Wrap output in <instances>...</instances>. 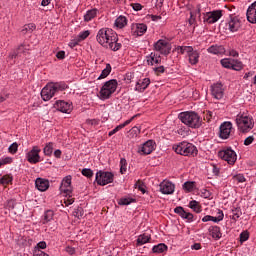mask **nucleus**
<instances>
[{
    "label": "nucleus",
    "instance_id": "f257e3e1",
    "mask_svg": "<svg viewBox=\"0 0 256 256\" xmlns=\"http://www.w3.org/2000/svg\"><path fill=\"white\" fill-rule=\"evenodd\" d=\"M96 41L105 49L119 51L123 45L119 42L117 33L110 28H101L96 34Z\"/></svg>",
    "mask_w": 256,
    "mask_h": 256
},
{
    "label": "nucleus",
    "instance_id": "f03ea898",
    "mask_svg": "<svg viewBox=\"0 0 256 256\" xmlns=\"http://www.w3.org/2000/svg\"><path fill=\"white\" fill-rule=\"evenodd\" d=\"M67 84L65 82H50L41 91L43 101H51L60 91H65Z\"/></svg>",
    "mask_w": 256,
    "mask_h": 256
},
{
    "label": "nucleus",
    "instance_id": "7ed1b4c3",
    "mask_svg": "<svg viewBox=\"0 0 256 256\" xmlns=\"http://www.w3.org/2000/svg\"><path fill=\"white\" fill-rule=\"evenodd\" d=\"M235 123L240 133H249V131L255 127V121L253 120V117L245 113L237 114Z\"/></svg>",
    "mask_w": 256,
    "mask_h": 256
},
{
    "label": "nucleus",
    "instance_id": "20e7f679",
    "mask_svg": "<svg viewBox=\"0 0 256 256\" xmlns=\"http://www.w3.org/2000/svg\"><path fill=\"white\" fill-rule=\"evenodd\" d=\"M178 119H180L184 125L192 129H199V127H201V117H199L198 113L192 111L181 112L178 115Z\"/></svg>",
    "mask_w": 256,
    "mask_h": 256
},
{
    "label": "nucleus",
    "instance_id": "39448f33",
    "mask_svg": "<svg viewBox=\"0 0 256 256\" xmlns=\"http://www.w3.org/2000/svg\"><path fill=\"white\" fill-rule=\"evenodd\" d=\"M175 153L178 155H183L184 157H189L191 155H197V147L192 143L187 141L180 142L173 146Z\"/></svg>",
    "mask_w": 256,
    "mask_h": 256
},
{
    "label": "nucleus",
    "instance_id": "423d86ee",
    "mask_svg": "<svg viewBox=\"0 0 256 256\" xmlns=\"http://www.w3.org/2000/svg\"><path fill=\"white\" fill-rule=\"evenodd\" d=\"M117 80L112 79L107 81L100 89L99 99L101 101H106V99H110L111 95L117 91Z\"/></svg>",
    "mask_w": 256,
    "mask_h": 256
},
{
    "label": "nucleus",
    "instance_id": "0eeeda50",
    "mask_svg": "<svg viewBox=\"0 0 256 256\" xmlns=\"http://www.w3.org/2000/svg\"><path fill=\"white\" fill-rule=\"evenodd\" d=\"M178 53L181 55H186L188 57V61L190 65H197L199 63V52L191 46H178Z\"/></svg>",
    "mask_w": 256,
    "mask_h": 256
},
{
    "label": "nucleus",
    "instance_id": "6e6552de",
    "mask_svg": "<svg viewBox=\"0 0 256 256\" xmlns=\"http://www.w3.org/2000/svg\"><path fill=\"white\" fill-rule=\"evenodd\" d=\"M241 25V18L235 15H230L224 23L226 31H230V33H237L241 29Z\"/></svg>",
    "mask_w": 256,
    "mask_h": 256
},
{
    "label": "nucleus",
    "instance_id": "1a4fd4ad",
    "mask_svg": "<svg viewBox=\"0 0 256 256\" xmlns=\"http://www.w3.org/2000/svg\"><path fill=\"white\" fill-rule=\"evenodd\" d=\"M114 175L111 172L100 170L96 173L95 181L97 185L105 187L109 183H113Z\"/></svg>",
    "mask_w": 256,
    "mask_h": 256
},
{
    "label": "nucleus",
    "instance_id": "9d476101",
    "mask_svg": "<svg viewBox=\"0 0 256 256\" xmlns=\"http://www.w3.org/2000/svg\"><path fill=\"white\" fill-rule=\"evenodd\" d=\"M218 157L223 159V161H227L228 165H235V162L237 161V153L231 148L220 150L218 152Z\"/></svg>",
    "mask_w": 256,
    "mask_h": 256
},
{
    "label": "nucleus",
    "instance_id": "9b49d317",
    "mask_svg": "<svg viewBox=\"0 0 256 256\" xmlns=\"http://www.w3.org/2000/svg\"><path fill=\"white\" fill-rule=\"evenodd\" d=\"M223 17V11L222 10H213L210 12L203 13V23H206L207 25H213V23H217L219 19Z\"/></svg>",
    "mask_w": 256,
    "mask_h": 256
},
{
    "label": "nucleus",
    "instance_id": "f8f14e48",
    "mask_svg": "<svg viewBox=\"0 0 256 256\" xmlns=\"http://www.w3.org/2000/svg\"><path fill=\"white\" fill-rule=\"evenodd\" d=\"M39 153H41V148L38 146L32 147V149L26 153V159L28 163H31L32 165L40 163L41 155H39Z\"/></svg>",
    "mask_w": 256,
    "mask_h": 256
},
{
    "label": "nucleus",
    "instance_id": "ddd939ff",
    "mask_svg": "<svg viewBox=\"0 0 256 256\" xmlns=\"http://www.w3.org/2000/svg\"><path fill=\"white\" fill-rule=\"evenodd\" d=\"M154 49L161 55H169L171 53V44L167 40L160 39L154 44Z\"/></svg>",
    "mask_w": 256,
    "mask_h": 256
},
{
    "label": "nucleus",
    "instance_id": "4468645a",
    "mask_svg": "<svg viewBox=\"0 0 256 256\" xmlns=\"http://www.w3.org/2000/svg\"><path fill=\"white\" fill-rule=\"evenodd\" d=\"M157 148V143L154 140L146 141L142 146L139 147L138 153L140 155H151Z\"/></svg>",
    "mask_w": 256,
    "mask_h": 256
},
{
    "label": "nucleus",
    "instance_id": "2eb2a0df",
    "mask_svg": "<svg viewBox=\"0 0 256 256\" xmlns=\"http://www.w3.org/2000/svg\"><path fill=\"white\" fill-rule=\"evenodd\" d=\"M231 131H233V123L229 121L223 122L220 125V139H229L231 137Z\"/></svg>",
    "mask_w": 256,
    "mask_h": 256
},
{
    "label": "nucleus",
    "instance_id": "dca6fc26",
    "mask_svg": "<svg viewBox=\"0 0 256 256\" xmlns=\"http://www.w3.org/2000/svg\"><path fill=\"white\" fill-rule=\"evenodd\" d=\"M211 95L214 97V99L220 100L223 99L225 95V88L223 87L222 83H214L211 86Z\"/></svg>",
    "mask_w": 256,
    "mask_h": 256
},
{
    "label": "nucleus",
    "instance_id": "f3484780",
    "mask_svg": "<svg viewBox=\"0 0 256 256\" xmlns=\"http://www.w3.org/2000/svg\"><path fill=\"white\" fill-rule=\"evenodd\" d=\"M159 189L162 195H173V193H175V185L171 181H162L159 185Z\"/></svg>",
    "mask_w": 256,
    "mask_h": 256
},
{
    "label": "nucleus",
    "instance_id": "a211bd4d",
    "mask_svg": "<svg viewBox=\"0 0 256 256\" xmlns=\"http://www.w3.org/2000/svg\"><path fill=\"white\" fill-rule=\"evenodd\" d=\"M60 191L61 193H64V195L71 197L73 193V187L71 186V176H66L63 178L60 185Z\"/></svg>",
    "mask_w": 256,
    "mask_h": 256
},
{
    "label": "nucleus",
    "instance_id": "6ab92c4d",
    "mask_svg": "<svg viewBox=\"0 0 256 256\" xmlns=\"http://www.w3.org/2000/svg\"><path fill=\"white\" fill-rule=\"evenodd\" d=\"M131 30L133 35L136 37H141L147 33V25L143 23H135L132 24Z\"/></svg>",
    "mask_w": 256,
    "mask_h": 256
},
{
    "label": "nucleus",
    "instance_id": "aec40b11",
    "mask_svg": "<svg viewBox=\"0 0 256 256\" xmlns=\"http://www.w3.org/2000/svg\"><path fill=\"white\" fill-rule=\"evenodd\" d=\"M56 109L61 113H71V111H73V104L71 102L59 100L56 102Z\"/></svg>",
    "mask_w": 256,
    "mask_h": 256
},
{
    "label": "nucleus",
    "instance_id": "412c9836",
    "mask_svg": "<svg viewBox=\"0 0 256 256\" xmlns=\"http://www.w3.org/2000/svg\"><path fill=\"white\" fill-rule=\"evenodd\" d=\"M150 84L151 80L149 78L138 80L134 90L138 91V93H143V91H145V89H147Z\"/></svg>",
    "mask_w": 256,
    "mask_h": 256
},
{
    "label": "nucleus",
    "instance_id": "4be33fe9",
    "mask_svg": "<svg viewBox=\"0 0 256 256\" xmlns=\"http://www.w3.org/2000/svg\"><path fill=\"white\" fill-rule=\"evenodd\" d=\"M246 16L249 23H256V1L248 7Z\"/></svg>",
    "mask_w": 256,
    "mask_h": 256
},
{
    "label": "nucleus",
    "instance_id": "5701e85b",
    "mask_svg": "<svg viewBox=\"0 0 256 256\" xmlns=\"http://www.w3.org/2000/svg\"><path fill=\"white\" fill-rule=\"evenodd\" d=\"M146 61L148 65H159V63H161V56L155 52H151L148 56H146Z\"/></svg>",
    "mask_w": 256,
    "mask_h": 256
},
{
    "label": "nucleus",
    "instance_id": "b1692460",
    "mask_svg": "<svg viewBox=\"0 0 256 256\" xmlns=\"http://www.w3.org/2000/svg\"><path fill=\"white\" fill-rule=\"evenodd\" d=\"M36 189L38 191H47L49 189V181L42 178H37L35 181Z\"/></svg>",
    "mask_w": 256,
    "mask_h": 256
},
{
    "label": "nucleus",
    "instance_id": "393cba45",
    "mask_svg": "<svg viewBox=\"0 0 256 256\" xmlns=\"http://www.w3.org/2000/svg\"><path fill=\"white\" fill-rule=\"evenodd\" d=\"M208 53H211L212 55H224L225 53V47L221 45H212L207 49Z\"/></svg>",
    "mask_w": 256,
    "mask_h": 256
},
{
    "label": "nucleus",
    "instance_id": "a878e982",
    "mask_svg": "<svg viewBox=\"0 0 256 256\" xmlns=\"http://www.w3.org/2000/svg\"><path fill=\"white\" fill-rule=\"evenodd\" d=\"M97 13H99V10L96 8L86 11V13L84 14L85 23H89V21H93V19L97 17Z\"/></svg>",
    "mask_w": 256,
    "mask_h": 256
},
{
    "label": "nucleus",
    "instance_id": "bb28decb",
    "mask_svg": "<svg viewBox=\"0 0 256 256\" xmlns=\"http://www.w3.org/2000/svg\"><path fill=\"white\" fill-rule=\"evenodd\" d=\"M27 51H29L27 46L20 45L14 53L10 54V59H17V57H21V55L27 53Z\"/></svg>",
    "mask_w": 256,
    "mask_h": 256
},
{
    "label": "nucleus",
    "instance_id": "cd10ccee",
    "mask_svg": "<svg viewBox=\"0 0 256 256\" xmlns=\"http://www.w3.org/2000/svg\"><path fill=\"white\" fill-rule=\"evenodd\" d=\"M53 149H55V143L48 142L43 148V153L45 157H51L53 155Z\"/></svg>",
    "mask_w": 256,
    "mask_h": 256
},
{
    "label": "nucleus",
    "instance_id": "c85d7f7f",
    "mask_svg": "<svg viewBox=\"0 0 256 256\" xmlns=\"http://www.w3.org/2000/svg\"><path fill=\"white\" fill-rule=\"evenodd\" d=\"M209 233L213 239H219L221 237V228L219 226H211Z\"/></svg>",
    "mask_w": 256,
    "mask_h": 256
},
{
    "label": "nucleus",
    "instance_id": "c756f323",
    "mask_svg": "<svg viewBox=\"0 0 256 256\" xmlns=\"http://www.w3.org/2000/svg\"><path fill=\"white\" fill-rule=\"evenodd\" d=\"M117 29H123V27L127 26V18L125 16H119L114 23Z\"/></svg>",
    "mask_w": 256,
    "mask_h": 256
},
{
    "label": "nucleus",
    "instance_id": "7c9ffc66",
    "mask_svg": "<svg viewBox=\"0 0 256 256\" xmlns=\"http://www.w3.org/2000/svg\"><path fill=\"white\" fill-rule=\"evenodd\" d=\"M150 240H151V235L141 234L137 238V245L138 246L145 245V243H149Z\"/></svg>",
    "mask_w": 256,
    "mask_h": 256
},
{
    "label": "nucleus",
    "instance_id": "2f4dec72",
    "mask_svg": "<svg viewBox=\"0 0 256 256\" xmlns=\"http://www.w3.org/2000/svg\"><path fill=\"white\" fill-rule=\"evenodd\" d=\"M10 183H13V175L6 174L3 176H0V185H9Z\"/></svg>",
    "mask_w": 256,
    "mask_h": 256
},
{
    "label": "nucleus",
    "instance_id": "473e14b6",
    "mask_svg": "<svg viewBox=\"0 0 256 256\" xmlns=\"http://www.w3.org/2000/svg\"><path fill=\"white\" fill-rule=\"evenodd\" d=\"M153 253H165L167 251V245L160 243L152 248Z\"/></svg>",
    "mask_w": 256,
    "mask_h": 256
},
{
    "label": "nucleus",
    "instance_id": "72a5a7b5",
    "mask_svg": "<svg viewBox=\"0 0 256 256\" xmlns=\"http://www.w3.org/2000/svg\"><path fill=\"white\" fill-rule=\"evenodd\" d=\"M182 188L186 193H191L195 189V182L187 181L183 184Z\"/></svg>",
    "mask_w": 256,
    "mask_h": 256
},
{
    "label": "nucleus",
    "instance_id": "f704fd0d",
    "mask_svg": "<svg viewBox=\"0 0 256 256\" xmlns=\"http://www.w3.org/2000/svg\"><path fill=\"white\" fill-rule=\"evenodd\" d=\"M222 67L225 69H232L233 67V59L232 58H224L220 61Z\"/></svg>",
    "mask_w": 256,
    "mask_h": 256
},
{
    "label": "nucleus",
    "instance_id": "c9c22d12",
    "mask_svg": "<svg viewBox=\"0 0 256 256\" xmlns=\"http://www.w3.org/2000/svg\"><path fill=\"white\" fill-rule=\"evenodd\" d=\"M225 217V214L222 212V210H218L217 216H211L210 221H213V223H220V221H223Z\"/></svg>",
    "mask_w": 256,
    "mask_h": 256
},
{
    "label": "nucleus",
    "instance_id": "e433bc0d",
    "mask_svg": "<svg viewBox=\"0 0 256 256\" xmlns=\"http://www.w3.org/2000/svg\"><path fill=\"white\" fill-rule=\"evenodd\" d=\"M111 73V64H106V67L102 70L98 79H105V77H109Z\"/></svg>",
    "mask_w": 256,
    "mask_h": 256
},
{
    "label": "nucleus",
    "instance_id": "4c0bfd02",
    "mask_svg": "<svg viewBox=\"0 0 256 256\" xmlns=\"http://www.w3.org/2000/svg\"><path fill=\"white\" fill-rule=\"evenodd\" d=\"M190 209H193L195 213H201V206L199 205V202L197 200H192L189 202Z\"/></svg>",
    "mask_w": 256,
    "mask_h": 256
},
{
    "label": "nucleus",
    "instance_id": "58836bf2",
    "mask_svg": "<svg viewBox=\"0 0 256 256\" xmlns=\"http://www.w3.org/2000/svg\"><path fill=\"white\" fill-rule=\"evenodd\" d=\"M232 69H233V71H241V69H243V62H241L237 59H233L232 60Z\"/></svg>",
    "mask_w": 256,
    "mask_h": 256
},
{
    "label": "nucleus",
    "instance_id": "ea45409f",
    "mask_svg": "<svg viewBox=\"0 0 256 256\" xmlns=\"http://www.w3.org/2000/svg\"><path fill=\"white\" fill-rule=\"evenodd\" d=\"M135 117H137V116H133L132 118L126 120L124 123H122V124L116 126V127L114 128V131H116V133H118V131H121V129L127 127V125H129V124L131 123V121H133V119H135Z\"/></svg>",
    "mask_w": 256,
    "mask_h": 256
},
{
    "label": "nucleus",
    "instance_id": "a19ab883",
    "mask_svg": "<svg viewBox=\"0 0 256 256\" xmlns=\"http://www.w3.org/2000/svg\"><path fill=\"white\" fill-rule=\"evenodd\" d=\"M35 29H36L35 24L29 23L24 26V28L22 29V33H28V31L29 33H32V31H35Z\"/></svg>",
    "mask_w": 256,
    "mask_h": 256
},
{
    "label": "nucleus",
    "instance_id": "79ce46f5",
    "mask_svg": "<svg viewBox=\"0 0 256 256\" xmlns=\"http://www.w3.org/2000/svg\"><path fill=\"white\" fill-rule=\"evenodd\" d=\"M241 215H243V212H241V209L239 208H235L232 210V219L233 221H237V219H239V217H241Z\"/></svg>",
    "mask_w": 256,
    "mask_h": 256
},
{
    "label": "nucleus",
    "instance_id": "37998d69",
    "mask_svg": "<svg viewBox=\"0 0 256 256\" xmlns=\"http://www.w3.org/2000/svg\"><path fill=\"white\" fill-rule=\"evenodd\" d=\"M18 150H19V144H17V142L12 143L8 147V152L11 153V155H15V153H17Z\"/></svg>",
    "mask_w": 256,
    "mask_h": 256
},
{
    "label": "nucleus",
    "instance_id": "c03bdc74",
    "mask_svg": "<svg viewBox=\"0 0 256 256\" xmlns=\"http://www.w3.org/2000/svg\"><path fill=\"white\" fill-rule=\"evenodd\" d=\"M134 202H135V199L126 197V198H121L119 200L118 204H120V205H131V203H134Z\"/></svg>",
    "mask_w": 256,
    "mask_h": 256
},
{
    "label": "nucleus",
    "instance_id": "a18cd8bd",
    "mask_svg": "<svg viewBox=\"0 0 256 256\" xmlns=\"http://www.w3.org/2000/svg\"><path fill=\"white\" fill-rule=\"evenodd\" d=\"M91 35V32L89 30L82 31L78 34V41H85L87 37Z\"/></svg>",
    "mask_w": 256,
    "mask_h": 256
},
{
    "label": "nucleus",
    "instance_id": "49530a36",
    "mask_svg": "<svg viewBox=\"0 0 256 256\" xmlns=\"http://www.w3.org/2000/svg\"><path fill=\"white\" fill-rule=\"evenodd\" d=\"M52 219H53V211L51 210L46 211L44 215V223H49V221H52Z\"/></svg>",
    "mask_w": 256,
    "mask_h": 256
},
{
    "label": "nucleus",
    "instance_id": "de8ad7c7",
    "mask_svg": "<svg viewBox=\"0 0 256 256\" xmlns=\"http://www.w3.org/2000/svg\"><path fill=\"white\" fill-rule=\"evenodd\" d=\"M233 179H234V181H237L238 183H245V181H247L243 174H236L233 176Z\"/></svg>",
    "mask_w": 256,
    "mask_h": 256
},
{
    "label": "nucleus",
    "instance_id": "09e8293b",
    "mask_svg": "<svg viewBox=\"0 0 256 256\" xmlns=\"http://www.w3.org/2000/svg\"><path fill=\"white\" fill-rule=\"evenodd\" d=\"M65 199H64V204L66 207H69V205H73V203H75V200L73 198H71V194L69 195H65Z\"/></svg>",
    "mask_w": 256,
    "mask_h": 256
},
{
    "label": "nucleus",
    "instance_id": "8fccbe9b",
    "mask_svg": "<svg viewBox=\"0 0 256 256\" xmlns=\"http://www.w3.org/2000/svg\"><path fill=\"white\" fill-rule=\"evenodd\" d=\"M0 161L2 163V165H11V163H13V158L7 156V157H2L0 158Z\"/></svg>",
    "mask_w": 256,
    "mask_h": 256
},
{
    "label": "nucleus",
    "instance_id": "3c124183",
    "mask_svg": "<svg viewBox=\"0 0 256 256\" xmlns=\"http://www.w3.org/2000/svg\"><path fill=\"white\" fill-rule=\"evenodd\" d=\"M82 175H84V177H88V179H90V177H93V170H91L89 168H84V169H82Z\"/></svg>",
    "mask_w": 256,
    "mask_h": 256
},
{
    "label": "nucleus",
    "instance_id": "603ef678",
    "mask_svg": "<svg viewBox=\"0 0 256 256\" xmlns=\"http://www.w3.org/2000/svg\"><path fill=\"white\" fill-rule=\"evenodd\" d=\"M210 167L213 175H215L216 177L219 176V173H221V169L215 164H211Z\"/></svg>",
    "mask_w": 256,
    "mask_h": 256
},
{
    "label": "nucleus",
    "instance_id": "864d4df0",
    "mask_svg": "<svg viewBox=\"0 0 256 256\" xmlns=\"http://www.w3.org/2000/svg\"><path fill=\"white\" fill-rule=\"evenodd\" d=\"M120 163H121L120 173L123 174V173H125V171H127V164H126L125 159H121Z\"/></svg>",
    "mask_w": 256,
    "mask_h": 256
},
{
    "label": "nucleus",
    "instance_id": "5fc2aeb1",
    "mask_svg": "<svg viewBox=\"0 0 256 256\" xmlns=\"http://www.w3.org/2000/svg\"><path fill=\"white\" fill-rule=\"evenodd\" d=\"M247 239H249V233L242 232L240 234V241H241V243H245V241H247Z\"/></svg>",
    "mask_w": 256,
    "mask_h": 256
},
{
    "label": "nucleus",
    "instance_id": "6e6d98bb",
    "mask_svg": "<svg viewBox=\"0 0 256 256\" xmlns=\"http://www.w3.org/2000/svg\"><path fill=\"white\" fill-rule=\"evenodd\" d=\"M253 141H255V138L253 136H248L245 140H244V145L249 146L251 145V143H253Z\"/></svg>",
    "mask_w": 256,
    "mask_h": 256
},
{
    "label": "nucleus",
    "instance_id": "4d7b16f0",
    "mask_svg": "<svg viewBox=\"0 0 256 256\" xmlns=\"http://www.w3.org/2000/svg\"><path fill=\"white\" fill-rule=\"evenodd\" d=\"M201 196L204 197V199H209L211 197V193L208 190H202Z\"/></svg>",
    "mask_w": 256,
    "mask_h": 256
},
{
    "label": "nucleus",
    "instance_id": "13d9d810",
    "mask_svg": "<svg viewBox=\"0 0 256 256\" xmlns=\"http://www.w3.org/2000/svg\"><path fill=\"white\" fill-rule=\"evenodd\" d=\"M53 155L56 159H61V155H63V152L60 149H56Z\"/></svg>",
    "mask_w": 256,
    "mask_h": 256
},
{
    "label": "nucleus",
    "instance_id": "bf43d9fd",
    "mask_svg": "<svg viewBox=\"0 0 256 256\" xmlns=\"http://www.w3.org/2000/svg\"><path fill=\"white\" fill-rule=\"evenodd\" d=\"M132 8L134 9V11H141L143 9V6L139 3H134L132 4Z\"/></svg>",
    "mask_w": 256,
    "mask_h": 256
},
{
    "label": "nucleus",
    "instance_id": "052dcab7",
    "mask_svg": "<svg viewBox=\"0 0 256 256\" xmlns=\"http://www.w3.org/2000/svg\"><path fill=\"white\" fill-rule=\"evenodd\" d=\"M184 211L185 209H183V207L181 206H178L174 209V213H176L177 215H181Z\"/></svg>",
    "mask_w": 256,
    "mask_h": 256
},
{
    "label": "nucleus",
    "instance_id": "680f3d73",
    "mask_svg": "<svg viewBox=\"0 0 256 256\" xmlns=\"http://www.w3.org/2000/svg\"><path fill=\"white\" fill-rule=\"evenodd\" d=\"M155 73H165V67L159 66L154 68Z\"/></svg>",
    "mask_w": 256,
    "mask_h": 256
},
{
    "label": "nucleus",
    "instance_id": "e2e57ef3",
    "mask_svg": "<svg viewBox=\"0 0 256 256\" xmlns=\"http://www.w3.org/2000/svg\"><path fill=\"white\" fill-rule=\"evenodd\" d=\"M188 221V223H193V215L191 213H186V218H184Z\"/></svg>",
    "mask_w": 256,
    "mask_h": 256
},
{
    "label": "nucleus",
    "instance_id": "0e129e2a",
    "mask_svg": "<svg viewBox=\"0 0 256 256\" xmlns=\"http://www.w3.org/2000/svg\"><path fill=\"white\" fill-rule=\"evenodd\" d=\"M191 249L194 251H199L201 249V244L200 243H195L191 246Z\"/></svg>",
    "mask_w": 256,
    "mask_h": 256
},
{
    "label": "nucleus",
    "instance_id": "69168bd1",
    "mask_svg": "<svg viewBox=\"0 0 256 256\" xmlns=\"http://www.w3.org/2000/svg\"><path fill=\"white\" fill-rule=\"evenodd\" d=\"M229 55H230V57H239V52L232 49L229 51Z\"/></svg>",
    "mask_w": 256,
    "mask_h": 256
},
{
    "label": "nucleus",
    "instance_id": "338daca9",
    "mask_svg": "<svg viewBox=\"0 0 256 256\" xmlns=\"http://www.w3.org/2000/svg\"><path fill=\"white\" fill-rule=\"evenodd\" d=\"M35 256H49V255L41 250H36Z\"/></svg>",
    "mask_w": 256,
    "mask_h": 256
},
{
    "label": "nucleus",
    "instance_id": "774afa93",
    "mask_svg": "<svg viewBox=\"0 0 256 256\" xmlns=\"http://www.w3.org/2000/svg\"><path fill=\"white\" fill-rule=\"evenodd\" d=\"M57 59H63L65 57V51H59L56 54Z\"/></svg>",
    "mask_w": 256,
    "mask_h": 256
}]
</instances>
